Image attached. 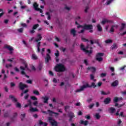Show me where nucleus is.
<instances>
[{"instance_id": "f257e3e1", "label": "nucleus", "mask_w": 126, "mask_h": 126, "mask_svg": "<svg viewBox=\"0 0 126 126\" xmlns=\"http://www.w3.org/2000/svg\"><path fill=\"white\" fill-rule=\"evenodd\" d=\"M96 88L97 87V85H96V84L94 82H92L91 83V85H89L88 83H86V84L80 87V89H78L76 91V92H81V91H83L85 89H86V88Z\"/></svg>"}, {"instance_id": "f03ea898", "label": "nucleus", "mask_w": 126, "mask_h": 126, "mask_svg": "<svg viewBox=\"0 0 126 126\" xmlns=\"http://www.w3.org/2000/svg\"><path fill=\"white\" fill-rule=\"evenodd\" d=\"M55 71H57V72H63V71L66 70V69L65 68L64 65L60 63L56 65L55 67Z\"/></svg>"}, {"instance_id": "7ed1b4c3", "label": "nucleus", "mask_w": 126, "mask_h": 126, "mask_svg": "<svg viewBox=\"0 0 126 126\" xmlns=\"http://www.w3.org/2000/svg\"><path fill=\"white\" fill-rule=\"evenodd\" d=\"M82 28L83 29H84L85 30H92V29H93V25L84 24L83 26L79 25L77 27V28Z\"/></svg>"}, {"instance_id": "20e7f679", "label": "nucleus", "mask_w": 126, "mask_h": 126, "mask_svg": "<svg viewBox=\"0 0 126 126\" xmlns=\"http://www.w3.org/2000/svg\"><path fill=\"white\" fill-rule=\"evenodd\" d=\"M88 48H89V46H87L86 48H84V45H83V44H81L80 45V49L81 50H82V51H83L85 53H86V54H89V55H90L91 54H92V47L90 48V50H87V49H88Z\"/></svg>"}, {"instance_id": "39448f33", "label": "nucleus", "mask_w": 126, "mask_h": 126, "mask_svg": "<svg viewBox=\"0 0 126 126\" xmlns=\"http://www.w3.org/2000/svg\"><path fill=\"white\" fill-rule=\"evenodd\" d=\"M104 56V53H97L95 55V60L96 61H97V62H99V63H100V62H102L103 61V58L101 57H103Z\"/></svg>"}, {"instance_id": "423d86ee", "label": "nucleus", "mask_w": 126, "mask_h": 126, "mask_svg": "<svg viewBox=\"0 0 126 126\" xmlns=\"http://www.w3.org/2000/svg\"><path fill=\"white\" fill-rule=\"evenodd\" d=\"M4 49H7L10 51V54L11 55L12 54V51H13V47L10 46V45H7V44H5L4 46Z\"/></svg>"}, {"instance_id": "0eeeda50", "label": "nucleus", "mask_w": 126, "mask_h": 126, "mask_svg": "<svg viewBox=\"0 0 126 126\" xmlns=\"http://www.w3.org/2000/svg\"><path fill=\"white\" fill-rule=\"evenodd\" d=\"M20 68L21 70H22L21 71V74H22V75H25L26 77H27V78H29L30 76L29 75H27V74H26V73H25V71H24V70H25V68H24L22 66H20Z\"/></svg>"}, {"instance_id": "6e6552de", "label": "nucleus", "mask_w": 126, "mask_h": 126, "mask_svg": "<svg viewBox=\"0 0 126 126\" xmlns=\"http://www.w3.org/2000/svg\"><path fill=\"white\" fill-rule=\"evenodd\" d=\"M19 87L21 90H24L25 88H27L28 86L27 85L23 84L22 82H20L19 85Z\"/></svg>"}, {"instance_id": "1a4fd4ad", "label": "nucleus", "mask_w": 126, "mask_h": 126, "mask_svg": "<svg viewBox=\"0 0 126 126\" xmlns=\"http://www.w3.org/2000/svg\"><path fill=\"white\" fill-rule=\"evenodd\" d=\"M101 23L102 25H105L106 23H113V21H111L106 19H104L101 21Z\"/></svg>"}, {"instance_id": "9d476101", "label": "nucleus", "mask_w": 126, "mask_h": 126, "mask_svg": "<svg viewBox=\"0 0 126 126\" xmlns=\"http://www.w3.org/2000/svg\"><path fill=\"white\" fill-rule=\"evenodd\" d=\"M68 116L69 117V122H72V119L75 116L74 115V113L70 112L68 113Z\"/></svg>"}, {"instance_id": "9b49d317", "label": "nucleus", "mask_w": 126, "mask_h": 126, "mask_svg": "<svg viewBox=\"0 0 126 126\" xmlns=\"http://www.w3.org/2000/svg\"><path fill=\"white\" fill-rule=\"evenodd\" d=\"M119 85V81L118 80H115L113 82L111 83V86L112 87H117Z\"/></svg>"}, {"instance_id": "f8f14e48", "label": "nucleus", "mask_w": 126, "mask_h": 126, "mask_svg": "<svg viewBox=\"0 0 126 126\" xmlns=\"http://www.w3.org/2000/svg\"><path fill=\"white\" fill-rule=\"evenodd\" d=\"M16 117H17V113L15 112L13 114V116L10 118V120L12 122H13L15 121V119H16Z\"/></svg>"}, {"instance_id": "ddd939ff", "label": "nucleus", "mask_w": 126, "mask_h": 126, "mask_svg": "<svg viewBox=\"0 0 126 126\" xmlns=\"http://www.w3.org/2000/svg\"><path fill=\"white\" fill-rule=\"evenodd\" d=\"M104 103L106 105H108V104H110L111 103V98L107 97L104 100Z\"/></svg>"}, {"instance_id": "4468645a", "label": "nucleus", "mask_w": 126, "mask_h": 126, "mask_svg": "<svg viewBox=\"0 0 126 126\" xmlns=\"http://www.w3.org/2000/svg\"><path fill=\"white\" fill-rule=\"evenodd\" d=\"M42 35H41V34H38L37 35V38L35 39V41L37 43H38V42H39V41H41V40H42Z\"/></svg>"}, {"instance_id": "2eb2a0df", "label": "nucleus", "mask_w": 126, "mask_h": 126, "mask_svg": "<svg viewBox=\"0 0 126 126\" xmlns=\"http://www.w3.org/2000/svg\"><path fill=\"white\" fill-rule=\"evenodd\" d=\"M108 112L110 114H114L116 112V108L114 107H110L108 108Z\"/></svg>"}, {"instance_id": "dca6fc26", "label": "nucleus", "mask_w": 126, "mask_h": 126, "mask_svg": "<svg viewBox=\"0 0 126 126\" xmlns=\"http://www.w3.org/2000/svg\"><path fill=\"white\" fill-rule=\"evenodd\" d=\"M51 60V56H50V54L49 53H47L46 54V58H45V62L46 63H48L49 62H50V60Z\"/></svg>"}, {"instance_id": "f3484780", "label": "nucleus", "mask_w": 126, "mask_h": 126, "mask_svg": "<svg viewBox=\"0 0 126 126\" xmlns=\"http://www.w3.org/2000/svg\"><path fill=\"white\" fill-rule=\"evenodd\" d=\"M47 112H48L49 116H52L53 114H54V115H56V116H59V113L55 112L52 110H48Z\"/></svg>"}, {"instance_id": "a211bd4d", "label": "nucleus", "mask_w": 126, "mask_h": 126, "mask_svg": "<svg viewBox=\"0 0 126 126\" xmlns=\"http://www.w3.org/2000/svg\"><path fill=\"white\" fill-rule=\"evenodd\" d=\"M9 99H11L12 102H14V103H16V102H17V99L12 95H10L9 96Z\"/></svg>"}, {"instance_id": "6ab92c4d", "label": "nucleus", "mask_w": 126, "mask_h": 126, "mask_svg": "<svg viewBox=\"0 0 126 126\" xmlns=\"http://www.w3.org/2000/svg\"><path fill=\"white\" fill-rule=\"evenodd\" d=\"M70 34L72 35L73 37H75V36H76V31H75V29H71L70 30Z\"/></svg>"}, {"instance_id": "aec40b11", "label": "nucleus", "mask_w": 126, "mask_h": 126, "mask_svg": "<svg viewBox=\"0 0 126 126\" xmlns=\"http://www.w3.org/2000/svg\"><path fill=\"white\" fill-rule=\"evenodd\" d=\"M80 125H84V126H86L87 125H88V121H83V120H80Z\"/></svg>"}, {"instance_id": "412c9836", "label": "nucleus", "mask_w": 126, "mask_h": 126, "mask_svg": "<svg viewBox=\"0 0 126 126\" xmlns=\"http://www.w3.org/2000/svg\"><path fill=\"white\" fill-rule=\"evenodd\" d=\"M100 93L102 95H110V94H111V92H110V91H108L107 92V93H106L104 91H101Z\"/></svg>"}, {"instance_id": "4be33fe9", "label": "nucleus", "mask_w": 126, "mask_h": 126, "mask_svg": "<svg viewBox=\"0 0 126 126\" xmlns=\"http://www.w3.org/2000/svg\"><path fill=\"white\" fill-rule=\"evenodd\" d=\"M32 60H33V61H36L38 60V56L36 55L35 54H32L31 57Z\"/></svg>"}, {"instance_id": "5701e85b", "label": "nucleus", "mask_w": 126, "mask_h": 126, "mask_svg": "<svg viewBox=\"0 0 126 126\" xmlns=\"http://www.w3.org/2000/svg\"><path fill=\"white\" fill-rule=\"evenodd\" d=\"M96 27L97 29V31H98L99 32H102V31H103V28H102V27L101 26V25H100V24H98Z\"/></svg>"}, {"instance_id": "b1692460", "label": "nucleus", "mask_w": 126, "mask_h": 126, "mask_svg": "<svg viewBox=\"0 0 126 126\" xmlns=\"http://www.w3.org/2000/svg\"><path fill=\"white\" fill-rule=\"evenodd\" d=\"M87 69L88 70H92V72H95L96 71V68L94 67H88Z\"/></svg>"}, {"instance_id": "393cba45", "label": "nucleus", "mask_w": 126, "mask_h": 126, "mask_svg": "<svg viewBox=\"0 0 126 126\" xmlns=\"http://www.w3.org/2000/svg\"><path fill=\"white\" fill-rule=\"evenodd\" d=\"M120 100H123V98L121 97L119 99L118 97H115L113 99V102H114V103H117Z\"/></svg>"}, {"instance_id": "a878e982", "label": "nucleus", "mask_w": 126, "mask_h": 126, "mask_svg": "<svg viewBox=\"0 0 126 126\" xmlns=\"http://www.w3.org/2000/svg\"><path fill=\"white\" fill-rule=\"evenodd\" d=\"M33 8H34L35 10H37L39 8V5L37 3V2H34L33 4Z\"/></svg>"}, {"instance_id": "bb28decb", "label": "nucleus", "mask_w": 126, "mask_h": 126, "mask_svg": "<svg viewBox=\"0 0 126 126\" xmlns=\"http://www.w3.org/2000/svg\"><path fill=\"white\" fill-rule=\"evenodd\" d=\"M30 112H38L39 110L37 108H34L32 107H30Z\"/></svg>"}, {"instance_id": "cd10ccee", "label": "nucleus", "mask_w": 126, "mask_h": 126, "mask_svg": "<svg viewBox=\"0 0 126 126\" xmlns=\"http://www.w3.org/2000/svg\"><path fill=\"white\" fill-rule=\"evenodd\" d=\"M40 47H41V42H38L37 44V50L36 51L37 53H40Z\"/></svg>"}, {"instance_id": "c85d7f7f", "label": "nucleus", "mask_w": 126, "mask_h": 126, "mask_svg": "<svg viewBox=\"0 0 126 126\" xmlns=\"http://www.w3.org/2000/svg\"><path fill=\"white\" fill-rule=\"evenodd\" d=\"M42 99H43L44 100V103H45V104L48 103V101H49V97L47 96H43L42 97Z\"/></svg>"}, {"instance_id": "c756f323", "label": "nucleus", "mask_w": 126, "mask_h": 126, "mask_svg": "<svg viewBox=\"0 0 126 126\" xmlns=\"http://www.w3.org/2000/svg\"><path fill=\"white\" fill-rule=\"evenodd\" d=\"M126 28V24L122 23L121 24V26L120 27V31H123L124 29Z\"/></svg>"}, {"instance_id": "7c9ffc66", "label": "nucleus", "mask_w": 126, "mask_h": 126, "mask_svg": "<svg viewBox=\"0 0 126 126\" xmlns=\"http://www.w3.org/2000/svg\"><path fill=\"white\" fill-rule=\"evenodd\" d=\"M39 125L40 126H42V125H44L43 126H47L48 123H44L42 121V120H39Z\"/></svg>"}, {"instance_id": "2f4dec72", "label": "nucleus", "mask_w": 126, "mask_h": 126, "mask_svg": "<svg viewBox=\"0 0 126 126\" xmlns=\"http://www.w3.org/2000/svg\"><path fill=\"white\" fill-rule=\"evenodd\" d=\"M33 94L36 95L37 96H39V95H40V92H39V91L37 90H34L33 91Z\"/></svg>"}, {"instance_id": "473e14b6", "label": "nucleus", "mask_w": 126, "mask_h": 126, "mask_svg": "<svg viewBox=\"0 0 126 126\" xmlns=\"http://www.w3.org/2000/svg\"><path fill=\"white\" fill-rule=\"evenodd\" d=\"M3 116H4V118H9V117H10L9 112H5L4 113Z\"/></svg>"}, {"instance_id": "72a5a7b5", "label": "nucleus", "mask_w": 126, "mask_h": 126, "mask_svg": "<svg viewBox=\"0 0 126 126\" xmlns=\"http://www.w3.org/2000/svg\"><path fill=\"white\" fill-rule=\"evenodd\" d=\"M118 46H117V43H113V45L111 46L112 50H115V49H117Z\"/></svg>"}, {"instance_id": "f704fd0d", "label": "nucleus", "mask_w": 126, "mask_h": 126, "mask_svg": "<svg viewBox=\"0 0 126 126\" xmlns=\"http://www.w3.org/2000/svg\"><path fill=\"white\" fill-rule=\"evenodd\" d=\"M39 26V25L38 24L34 25L32 27V30H36V29H37Z\"/></svg>"}, {"instance_id": "c9c22d12", "label": "nucleus", "mask_w": 126, "mask_h": 126, "mask_svg": "<svg viewBox=\"0 0 126 126\" xmlns=\"http://www.w3.org/2000/svg\"><path fill=\"white\" fill-rule=\"evenodd\" d=\"M38 68L39 70H41L42 69H43V64L40 63L38 65Z\"/></svg>"}, {"instance_id": "e433bc0d", "label": "nucleus", "mask_w": 126, "mask_h": 126, "mask_svg": "<svg viewBox=\"0 0 126 126\" xmlns=\"http://www.w3.org/2000/svg\"><path fill=\"white\" fill-rule=\"evenodd\" d=\"M105 43L106 44H111V43H113V40L112 39H107L105 41Z\"/></svg>"}, {"instance_id": "4c0bfd02", "label": "nucleus", "mask_w": 126, "mask_h": 126, "mask_svg": "<svg viewBox=\"0 0 126 126\" xmlns=\"http://www.w3.org/2000/svg\"><path fill=\"white\" fill-rule=\"evenodd\" d=\"M28 104L29 105L30 108L32 107V102L31 101V100H28Z\"/></svg>"}, {"instance_id": "58836bf2", "label": "nucleus", "mask_w": 126, "mask_h": 126, "mask_svg": "<svg viewBox=\"0 0 126 126\" xmlns=\"http://www.w3.org/2000/svg\"><path fill=\"white\" fill-rule=\"evenodd\" d=\"M46 15H48L47 19L48 20H50L51 19V15H50V12H47L46 13Z\"/></svg>"}, {"instance_id": "ea45409f", "label": "nucleus", "mask_w": 126, "mask_h": 126, "mask_svg": "<svg viewBox=\"0 0 126 126\" xmlns=\"http://www.w3.org/2000/svg\"><path fill=\"white\" fill-rule=\"evenodd\" d=\"M31 99H32V100H33V101H37V100H38V98L35 96H31Z\"/></svg>"}, {"instance_id": "a19ab883", "label": "nucleus", "mask_w": 126, "mask_h": 126, "mask_svg": "<svg viewBox=\"0 0 126 126\" xmlns=\"http://www.w3.org/2000/svg\"><path fill=\"white\" fill-rule=\"evenodd\" d=\"M94 106H95V104L92 103L90 105H89L88 107L90 109H91L93 108V107H94Z\"/></svg>"}, {"instance_id": "79ce46f5", "label": "nucleus", "mask_w": 126, "mask_h": 126, "mask_svg": "<svg viewBox=\"0 0 126 126\" xmlns=\"http://www.w3.org/2000/svg\"><path fill=\"white\" fill-rule=\"evenodd\" d=\"M122 124V120H121V119H119L118 122L117 123V125L118 126H123V124Z\"/></svg>"}, {"instance_id": "37998d69", "label": "nucleus", "mask_w": 126, "mask_h": 126, "mask_svg": "<svg viewBox=\"0 0 126 126\" xmlns=\"http://www.w3.org/2000/svg\"><path fill=\"white\" fill-rule=\"evenodd\" d=\"M95 118H96V120H99V119H100V118H101V116H100V115H99V113H96L95 114Z\"/></svg>"}, {"instance_id": "c03bdc74", "label": "nucleus", "mask_w": 126, "mask_h": 126, "mask_svg": "<svg viewBox=\"0 0 126 126\" xmlns=\"http://www.w3.org/2000/svg\"><path fill=\"white\" fill-rule=\"evenodd\" d=\"M56 58H59V56H60V52H59V50H57V53H55Z\"/></svg>"}, {"instance_id": "a18cd8bd", "label": "nucleus", "mask_w": 126, "mask_h": 126, "mask_svg": "<svg viewBox=\"0 0 126 126\" xmlns=\"http://www.w3.org/2000/svg\"><path fill=\"white\" fill-rule=\"evenodd\" d=\"M16 107L17 108H21V104L19 103V102H17L16 104Z\"/></svg>"}, {"instance_id": "49530a36", "label": "nucleus", "mask_w": 126, "mask_h": 126, "mask_svg": "<svg viewBox=\"0 0 126 126\" xmlns=\"http://www.w3.org/2000/svg\"><path fill=\"white\" fill-rule=\"evenodd\" d=\"M115 27V26H112L111 27V28L110 29V32L112 33H113V32H115V30L114 29V28Z\"/></svg>"}, {"instance_id": "de8ad7c7", "label": "nucleus", "mask_w": 126, "mask_h": 126, "mask_svg": "<svg viewBox=\"0 0 126 126\" xmlns=\"http://www.w3.org/2000/svg\"><path fill=\"white\" fill-rule=\"evenodd\" d=\"M81 40L83 42H89V40L85 38L82 37Z\"/></svg>"}, {"instance_id": "09e8293b", "label": "nucleus", "mask_w": 126, "mask_h": 126, "mask_svg": "<svg viewBox=\"0 0 126 126\" xmlns=\"http://www.w3.org/2000/svg\"><path fill=\"white\" fill-rule=\"evenodd\" d=\"M12 66V65L11 64H6L5 65V67L6 68H9V67H11Z\"/></svg>"}, {"instance_id": "8fccbe9b", "label": "nucleus", "mask_w": 126, "mask_h": 126, "mask_svg": "<svg viewBox=\"0 0 126 126\" xmlns=\"http://www.w3.org/2000/svg\"><path fill=\"white\" fill-rule=\"evenodd\" d=\"M24 99H25V100H27V99H28L29 98V94H26L24 97Z\"/></svg>"}, {"instance_id": "3c124183", "label": "nucleus", "mask_w": 126, "mask_h": 126, "mask_svg": "<svg viewBox=\"0 0 126 126\" xmlns=\"http://www.w3.org/2000/svg\"><path fill=\"white\" fill-rule=\"evenodd\" d=\"M23 28H21L20 29H18V32H19V33H22V32H23Z\"/></svg>"}, {"instance_id": "603ef678", "label": "nucleus", "mask_w": 126, "mask_h": 126, "mask_svg": "<svg viewBox=\"0 0 126 126\" xmlns=\"http://www.w3.org/2000/svg\"><path fill=\"white\" fill-rule=\"evenodd\" d=\"M85 118L87 120H90V119H91V117H90V115H87L85 116Z\"/></svg>"}, {"instance_id": "864d4df0", "label": "nucleus", "mask_w": 126, "mask_h": 126, "mask_svg": "<svg viewBox=\"0 0 126 126\" xmlns=\"http://www.w3.org/2000/svg\"><path fill=\"white\" fill-rule=\"evenodd\" d=\"M26 82L28 84H32V80H28L26 81Z\"/></svg>"}, {"instance_id": "5fc2aeb1", "label": "nucleus", "mask_w": 126, "mask_h": 126, "mask_svg": "<svg viewBox=\"0 0 126 126\" xmlns=\"http://www.w3.org/2000/svg\"><path fill=\"white\" fill-rule=\"evenodd\" d=\"M84 63H85L86 65H88V61H87V60L85 59L84 60Z\"/></svg>"}, {"instance_id": "6e6d98bb", "label": "nucleus", "mask_w": 126, "mask_h": 126, "mask_svg": "<svg viewBox=\"0 0 126 126\" xmlns=\"http://www.w3.org/2000/svg\"><path fill=\"white\" fill-rule=\"evenodd\" d=\"M102 83L101 82H98V83L96 84V85H97V86H98V87H101V86H102Z\"/></svg>"}, {"instance_id": "4d7b16f0", "label": "nucleus", "mask_w": 126, "mask_h": 126, "mask_svg": "<svg viewBox=\"0 0 126 126\" xmlns=\"http://www.w3.org/2000/svg\"><path fill=\"white\" fill-rule=\"evenodd\" d=\"M106 75H107V74L105 73H102L100 75L101 77H105V76H106Z\"/></svg>"}, {"instance_id": "13d9d810", "label": "nucleus", "mask_w": 126, "mask_h": 126, "mask_svg": "<svg viewBox=\"0 0 126 126\" xmlns=\"http://www.w3.org/2000/svg\"><path fill=\"white\" fill-rule=\"evenodd\" d=\"M110 69L112 72H115V68H114V67H110Z\"/></svg>"}, {"instance_id": "bf43d9fd", "label": "nucleus", "mask_w": 126, "mask_h": 126, "mask_svg": "<svg viewBox=\"0 0 126 126\" xmlns=\"http://www.w3.org/2000/svg\"><path fill=\"white\" fill-rule=\"evenodd\" d=\"M88 9H89V7L88 6H86L85 9V12L87 13L88 12Z\"/></svg>"}, {"instance_id": "052dcab7", "label": "nucleus", "mask_w": 126, "mask_h": 126, "mask_svg": "<svg viewBox=\"0 0 126 126\" xmlns=\"http://www.w3.org/2000/svg\"><path fill=\"white\" fill-rule=\"evenodd\" d=\"M33 105L34 106H37V105H38V101L36 100L35 101H34V102L33 103Z\"/></svg>"}, {"instance_id": "680f3d73", "label": "nucleus", "mask_w": 126, "mask_h": 126, "mask_svg": "<svg viewBox=\"0 0 126 126\" xmlns=\"http://www.w3.org/2000/svg\"><path fill=\"white\" fill-rule=\"evenodd\" d=\"M69 108V106H65L64 107V111L66 112L67 111L68 109Z\"/></svg>"}, {"instance_id": "e2e57ef3", "label": "nucleus", "mask_w": 126, "mask_h": 126, "mask_svg": "<svg viewBox=\"0 0 126 126\" xmlns=\"http://www.w3.org/2000/svg\"><path fill=\"white\" fill-rule=\"evenodd\" d=\"M90 77H91V80H93V79H94V75H93V74H92L90 75Z\"/></svg>"}, {"instance_id": "0e129e2a", "label": "nucleus", "mask_w": 126, "mask_h": 126, "mask_svg": "<svg viewBox=\"0 0 126 126\" xmlns=\"http://www.w3.org/2000/svg\"><path fill=\"white\" fill-rule=\"evenodd\" d=\"M55 38L56 41H57V42H61V40H60V38H59V37H57V36H55Z\"/></svg>"}, {"instance_id": "69168bd1", "label": "nucleus", "mask_w": 126, "mask_h": 126, "mask_svg": "<svg viewBox=\"0 0 126 126\" xmlns=\"http://www.w3.org/2000/svg\"><path fill=\"white\" fill-rule=\"evenodd\" d=\"M112 1H113V0H108L106 1V3L107 4H110Z\"/></svg>"}, {"instance_id": "338daca9", "label": "nucleus", "mask_w": 126, "mask_h": 126, "mask_svg": "<svg viewBox=\"0 0 126 126\" xmlns=\"http://www.w3.org/2000/svg\"><path fill=\"white\" fill-rule=\"evenodd\" d=\"M92 101V98H88L87 100V102H88V103H90V102H91Z\"/></svg>"}, {"instance_id": "774afa93", "label": "nucleus", "mask_w": 126, "mask_h": 126, "mask_svg": "<svg viewBox=\"0 0 126 126\" xmlns=\"http://www.w3.org/2000/svg\"><path fill=\"white\" fill-rule=\"evenodd\" d=\"M35 31L34 30H31L30 31V33H31V34H34V33H35Z\"/></svg>"}]
</instances>
